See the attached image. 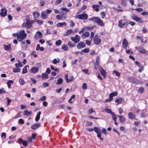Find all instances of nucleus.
Returning <instances> with one entry per match:
<instances>
[{"label": "nucleus", "instance_id": "f257e3e1", "mask_svg": "<svg viewBox=\"0 0 148 148\" xmlns=\"http://www.w3.org/2000/svg\"><path fill=\"white\" fill-rule=\"evenodd\" d=\"M88 131L89 132H92L93 130L97 134V136L101 140H103V139L101 137V130L99 128L97 127H94L93 128H88L87 129Z\"/></svg>", "mask_w": 148, "mask_h": 148}, {"label": "nucleus", "instance_id": "f03ea898", "mask_svg": "<svg viewBox=\"0 0 148 148\" xmlns=\"http://www.w3.org/2000/svg\"><path fill=\"white\" fill-rule=\"evenodd\" d=\"M89 21L95 22L97 23L99 25L101 26H103L104 24L101 19L97 17H93L89 19Z\"/></svg>", "mask_w": 148, "mask_h": 148}, {"label": "nucleus", "instance_id": "7ed1b4c3", "mask_svg": "<svg viewBox=\"0 0 148 148\" xmlns=\"http://www.w3.org/2000/svg\"><path fill=\"white\" fill-rule=\"evenodd\" d=\"M27 34L25 33L24 30H22L18 33V40L19 42L23 41L27 37Z\"/></svg>", "mask_w": 148, "mask_h": 148}, {"label": "nucleus", "instance_id": "20e7f679", "mask_svg": "<svg viewBox=\"0 0 148 148\" xmlns=\"http://www.w3.org/2000/svg\"><path fill=\"white\" fill-rule=\"evenodd\" d=\"M32 23L31 22L30 20L28 19L27 18H26V22L22 24L23 27H26L27 29L30 28L32 27Z\"/></svg>", "mask_w": 148, "mask_h": 148}, {"label": "nucleus", "instance_id": "39448f33", "mask_svg": "<svg viewBox=\"0 0 148 148\" xmlns=\"http://www.w3.org/2000/svg\"><path fill=\"white\" fill-rule=\"evenodd\" d=\"M75 18L79 19L86 20L88 18V15L84 13L77 15L75 16Z\"/></svg>", "mask_w": 148, "mask_h": 148}, {"label": "nucleus", "instance_id": "423d86ee", "mask_svg": "<svg viewBox=\"0 0 148 148\" xmlns=\"http://www.w3.org/2000/svg\"><path fill=\"white\" fill-rule=\"evenodd\" d=\"M131 18L134 21L138 22L139 23H143V21L141 18L138 17L136 15H133L131 16Z\"/></svg>", "mask_w": 148, "mask_h": 148}, {"label": "nucleus", "instance_id": "0eeeda50", "mask_svg": "<svg viewBox=\"0 0 148 148\" xmlns=\"http://www.w3.org/2000/svg\"><path fill=\"white\" fill-rule=\"evenodd\" d=\"M131 18L134 21L138 22L139 23H143V21L141 18L138 17L136 15H133L131 16Z\"/></svg>", "mask_w": 148, "mask_h": 148}, {"label": "nucleus", "instance_id": "6e6552de", "mask_svg": "<svg viewBox=\"0 0 148 148\" xmlns=\"http://www.w3.org/2000/svg\"><path fill=\"white\" fill-rule=\"evenodd\" d=\"M80 37L78 35H76L75 37H71V40L76 43H77L80 41Z\"/></svg>", "mask_w": 148, "mask_h": 148}, {"label": "nucleus", "instance_id": "1a4fd4ad", "mask_svg": "<svg viewBox=\"0 0 148 148\" xmlns=\"http://www.w3.org/2000/svg\"><path fill=\"white\" fill-rule=\"evenodd\" d=\"M85 46V44L84 42H81L77 44V47L78 49H81L84 47Z\"/></svg>", "mask_w": 148, "mask_h": 148}, {"label": "nucleus", "instance_id": "9d476101", "mask_svg": "<svg viewBox=\"0 0 148 148\" xmlns=\"http://www.w3.org/2000/svg\"><path fill=\"white\" fill-rule=\"evenodd\" d=\"M1 12L0 13V15L3 16H5L7 13V10L5 8H2L1 9Z\"/></svg>", "mask_w": 148, "mask_h": 148}, {"label": "nucleus", "instance_id": "9b49d317", "mask_svg": "<svg viewBox=\"0 0 148 148\" xmlns=\"http://www.w3.org/2000/svg\"><path fill=\"white\" fill-rule=\"evenodd\" d=\"M68 75L67 74H66L65 76V79L67 83H69L72 81L74 79L73 77V75L69 77L70 79H68Z\"/></svg>", "mask_w": 148, "mask_h": 148}, {"label": "nucleus", "instance_id": "f8f14e48", "mask_svg": "<svg viewBox=\"0 0 148 148\" xmlns=\"http://www.w3.org/2000/svg\"><path fill=\"white\" fill-rule=\"evenodd\" d=\"M11 46V45L10 44H8L7 45H3L4 49L8 51H10L12 50V49Z\"/></svg>", "mask_w": 148, "mask_h": 148}, {"label": "nucleus", "instance_id": "ddd939ff", "mask_svg": "<svg viewBox=\"0 0 148 148\" xmlns=\"http://www.w3.org/2000/svg\"><path fill=\"white\" fill-rule=\"evenodd\" d=\"M122 43L123 48L125 49H126L128 45V43L127 40L124 39L123 40Z\"/></svg>", "mask_w": 148, "mask_h": 148}, {"label": "nucleus", "instance_id": "4468645a", "mask_svg": "<svg viewBox=\"0 0 148 148\" xmlns=\"http://www.w3.org/2000/svg\"><path fill=\"white\" fill-rule=\"evenodd\" d=\"M39 70V67H33L31 69L30 72L31 73H34L37 72Z\"/></svg>", "mask_w": 148, "mask_h": 148}, {"label": "nucleus", "instance_id": "2eb2a0df", "mask_svg": "<svg viewBox=\"0 0 148 148\" xmlns=\"http://www.w3.org/2000/svg\"><path fill=\"white\" fill-rule=\"evenodd\" d=\"M48 14L45 11H43L42 12L41 18L42 19H46L47 18Z\"/></svg>", "mask_w": 148, "mask_h": 148}, {"label": "nucleus", "instance_id": "dca6fc26", "mask_svg": "<svg viewBox=\"0 0 148 148\" xmlns=\"http://www.w3.org/2000/svg\"><path fill=\"white\" fill-rule=\"evenodd\" d=\"M40 125V124L39 123H36L33 124L31 127V128L33 130H35L38 128Z\"/></svg>", "mask_w": 148, "mask_h": 148}, {"label": "nucleus", "instance_id": "f3484780", "mask_svg": "<svg viewBox=\"0 0 148 148\" xmlns=\"http://www.w3.org/2000/svg\"><path fill=\"white\" fill-rule=\"evenodd\" d=\"M94 41L95 44L96 45H98L101 42V40L99 38L96 37H94Z\"/></svg>", "mask_w": 148, "mask_h": 148}, {"label": "nucleus", "instance_id": "a211bd4d", "mask_svg": "<svg viewBox=\"0 0 148 148\" xmlns=\"http://www.w3.org/2000/svg\"><path fill=\"white\" fill-rule=\"evenodd\" d=\"M99 7L98 5H93L92 6V8L97 12L99 11Z\"/></svg>", "mask_w": 148, "mask_h": 148}, {"label": "nucleus", "instance_id": "6ab92c4d", "mask_svg": "<svg viewBox=\"0 0 148 148\" xmlns=\"http://www.w3.org/2000/svg\"><path fill=\"white\" fill-rule=\"evenodd\" d=\"M128 116L129 118L132 119H134L135 118L136 115L135 114H133L132 112H129L128 113Z\"/></svg>", "mask_w": 148, "mask_h": 148}, {"label": "nucleus", "instance_id": "aec40b11", "mask_svg": "<svg viewBox=\"0 0 148 148\" xmlns=\"http://www.w3.org/2000/svg\"><path fill=\"white\" fill-rule=\"evenodd\" d=\"M138 51L140 52L141 53H145V50L142 47L139 46L138 47Z\"/></svg>", "mask_w": 148, "mask_h": 148}, {"label": "nucleus", "instance_id": "412c9836", "mask_svg": "<svg viewBox=\"0 0 148 148\" xmlns=\"http://www.w3.org/2000/svg\"><path fill=\"white\" fill-rule=\"evenodd\" d=\"M119 120L120 122L124 123L125 121V118L122 116H119Z\"/></svg>", "mask_w": 148, "mask_h": 148}, {"label": "nucleus", "instance_id": "4be33fe9", "mask_svg": "<svg viewBox=\"0 0 148 148\" xmlns=\"http://www.w3.org/2000/svg\"><path fill=\"white\" fill-rule=\"evenodd\" d=\"M41 114L40 112H39L36 115V116L35 118V121L36 122H37L40 119V115Z\"/></svg>", "mask_w": 148, "mask_h": 148}, {"label": "nucleus", "instance_id": "5701e85b", "mask_svg": "<svg viewBox=\"0 0 148 148\" xmlns=\"http://www.w3.org/2000/svg\"><path fill=\"white\" fill-rule=\"evenodd\" d=\"M125 23H122V21L121 20L118 23V26L122 28L123 27V26H125Z\"/></svg>", "mask_w": 148, "mask_h": 148}, {"label": "nucleus", "instance_id": "b1692460", "mask_svg": "<svg viewBox=\"0 0 148 148\" xmlns=\"http://www.w3.org/2000/svg\"><path fill=\"white\" fill-rule=\"evenodd\" d=\"M29 67V66L28 65H26L25 66L23 69L22 73L23 74H24L25 73H27V67Z\"/></svg>", "mask_w": 148, "mask_h": 148}, {"label": "nucleus", "instance_id": "393cba45", "mask_svg": "<svg viewBox=\"0 0 148 148\" xmlns=\"http://www.w3.org/2000/svg\"><path fill=\"white\" fill-rule=\"evenodd\" d=\"M31 112L28 111L27 110H26L24 111V115L27 116L31 115Z\"/></svg>", "mask_w": 148, "mask_h": 148}, {"label": "nucleus", "instance_id": "a878e982", "mask_svg": "<svg viewBox=\"0 0 148 148\" xmlns=\"http://www.w3.org/2000/svg\"><path fill=\"white\" fill-rule=\"evenodd\" d=\"M72 30L71 29H68L67 31L64 36H67L69 35L71 33H72Z\"/></svg>", "mask_w": 148, "mask_h": 148}, {"label": "nucleus", "instance_id": "bb28decb", "mask_svg": "<svg viewBox=\"0 0 148 148\" xmlns=\"http://www.w3.org/2000/svg\"><path fill=\"white\" fill-rule=\"evenodd\" d=\"M67 45L70 48L75 47V45L74 44L72 43V42L70 41H69L68 42Z\"/></svg>", "mask_w": 148, "mask_h": 148}, {"label": "nucleus", "instance_id": "cd10ccee", "mask_svg": "<svg viewBox=\"0 0 148 148\" xmlns=\"http://www.w3.org/2000/svg\"><path fill=\"white\" fill-rule=\"evenodd\" d=\"M63 82V80L62 78H60L57 80V84L58 85H60Z\"/></svg>", "mask_w": 148, "mask_h": 148}, {"label": "nucleus", "instance_id": "c85d7f7f", "mask_svg": "<svg viewBox=\"0 0 148 148\" xmlns=\"http://www.w3.org/2000/svg\"><path fill=\"white\" fill-rule=\"evenodd\" d=\"M21 69L18 68V67H16L13 70V72L14 73H18L20 72L21 71Z\"/></svg>", "mask_w": 148, "mask_h": 148}, {"label": "nucleus", "instance_id": "c756f323", "mask_svg": "<svg viewBox=\"0 0 148 148\" xmlns=\"http://www.w3.org/2000/svg\"><path fill=\"white\" fill-rule=\"evenodd\" d=\"M64 25L65 26H66V23L64 22L62 23H58L57 24V25L58 27H62Z\"/></svg>", "mask_w": 148, "mask_h": 148}, {"label": "nucleus", "instance_id": "7c9ffc66", "mask_svg": "<svg viewBox=\"0 0 148 148\" xmlns=\"http://www.w3.org/2000/svg\"><path fill=\"white\" fill-rule=\"evenodd\" d=\"M49 77L48 75L45 73H43L42 74V79H46L48 78Z\"/></svg>", "mask_w": 148, "mask_h": 148}, {"label": "nucleus", "instance_id": "2f4dec72", "mask_svg": "<svg viewBox=\"0 0 148 148\" xmlns=\"http://www.w3.org/2000/svg\"><path fill=\"white\" fill-rule=\"evenodd\" d=\"M33 14L34 16V18H38L39 15V13L37 12H34Z\"/></svg>", "mask_w": 148, "mask_h": 148}, {"label": "nucleus", "instance_id": "473e14b6", "mask_svg": "<svg viewBox=\"0 0 148 148\" xmlns=\"http://www.w3.org/2000/svg\"><path fill=\"white\" fill-rule=\"evenodd\" d=\"M38 36L39 38H41L42 37V35L41 33L40 32L38 31L36 32V35H35L34 37H35V36Z\"/></svg>", "mask_w": 148, "mask_h": 148}, {"label": "nucleus", "instance_id": "72a5a7b5", "mask_svg": "<svg viewBox=\"0 0 148 148\" xmlns=\"http://www.w3.org/2000/svg\"><path fill=\"white\" fill-rule=\"evenodd\" d=\"M122 101V98L121 97L116 99L115 100V102H117L118 104L121 103Z\"/></svg>", "mask_w": 148, "mask_h": 148}, {"label": "nucleus", "instance_id": "f704fd0d", "mask_svg": "<svg viewBox=\"0 0 148 148\" xmlns=\"http://www.w3.org/2000/svg\"><path fill=\"white\" fill-rule=\"evenodd\" d=\"M34 21L37 23L41 25L43 24V21H42L39 20L38 19H35Z\"/></svg>", "mask_w": 148, "mask_h": 148}, {"label": "nucleus", "instance_id": "c9c22d12", "mask_svg": "<svg viewBox=\"0 0 148 148\" xmlns=\"http://www.w3.org/2000/svg\"><path fill=\"white\" fill-rule=\"evenodd\" d=\"M62 49L65 51H67L68 49V47L66 45H64L62 46Z\"/></svg>", "mask_w": 148, "mask_h": 148}, {"label": "nucleus", "instance_id": "e433bc0d", "mask_svg": "<svg viewBox=\"0 0 148 148\" xmlns=\"http://www.w3.org/2000/svg\"><path fill=\"white\" fill-rule=\"evenodd\" d=\"M95 27L94 26L91 27H85L86 30H92Z\"/></svg>", "mask_w": 148, "mask_h": 148}, {"label": "nucleus", "instance_id": "4c0bfd02", "mask_svg": "<svg viewBox=\"0 0 148 148\" xmlns=\"http://www.w3.org/2000/svg\"><path fill=\"white\" fill-rule=\"evenodd\" d=\"M100 72L101 74L103 76V77L104 78L105 77V76L106 75V72L103 69H102L100 71Z\"/></svg>", "mask_w": 148, "mask_h": 148}, {"label": "nucleus", "instance_id": "58836bf2", "mask_svg": "<svg viewBox=\"0 0 148 148\" xmlns=\"http://www.w3.org/2000/svg\"><path fill=\"white\" fill-rule=\"evenodd\" d=\"M111 114L112 116L113 119L114 121H116L117 119L116 114L113 112V113H112Z\"/></svg>", "mask_w": 148, "mask_h": 148}, {"label": "nucleus", "instance_id": "ea45409f", "mask_svg": "<svg viewBox=\"0 0 148 148\" xmlns=\"http://www.w3.org/2000/svg\"><path fill=\"white\" fill-rule=\"evenodd\" d=\"M118 92H114L112 93H111L109 95L110 96V97H113L114 96H116Z\"/></svg>", "mask_w": 148, "mask_h": 148}, {"label": "nucleus", "instance_id": "a19ab883", "mask_svg": "<svg viewBox=\"0 0 148 148\" xmlns=\"http://www.w3.org/2000/svg\"><path fill=\"white\" fill-rule=\"evenodd\" d=\"M60 10L62 11H64L67 12H68L69 11V9L64 7H62L61 8Z\"/></svg>", "mask_w": 148, "mask_h": 148}, {"label": "nucleus", "instance_id": "79ce46f5", "mask_svg": "<svg viewBox=\"0 0 148 148\" xmlns=\"http://www.w3.org/2000/svg\"><path fill=\"white\" fill-rule=\"evenodd\" d=\"M101 132L103 134L105 135H106L107 134V131L104 128H103L102 129V130H101Z\"/></svg>", "mask_w": 148, "mask_h": 148}, {"label": "nucleus", "instance_id": "37998d69", "mask_svg": "<svg viewBox=\"0 0 148 148\" xmlns=\"http://www.w3.org/2000/svg\"><path fill=\"white\" fill-rule=\"evenodd\" d=\"M144 91V88H140L138 90V92L140 93H143Z\"/></svg>", "mask_w": 148, "mask_h": 148}, {"label": "nucleus", "instance_id": "c03bdc74", "mask_svg": "<svg viewBox=\"0 0 148 148\" xmlns=\"http://www.w3.org/2000/svg\"><path fill=\"white\" fill-rule=\"evenodd\" d=\"M83 35L85 37H87L89 36L90 33L88 32H86L83 34Z\"/></svg>", "mask_w": 148, "mask_h": 148}, {"label": "nucleus", "instance_id": "a18cd8bd", "mask_svg": "<svg viewBox=\"0 0 148 148\" xmlns=\"http://www.w3.org/2000/svg\"><path fill=\"white\" fill-rule=\"evenodd\" d=\"M113 99V97H110L109 95V98L108 99L105 101V102H110Z\"/></svg>", "mask_w": 148, "mask_h": 148}, {"label": "nucleus", "instance_id": "49530a36", "mask_svg": "<svg viewBox=\"0 0 148 148\" xmlns=\"http://www.w3.org/2000/svg\"><path fill=\"white\" fill-rule=\"evenodd\" d=\"M19 82L20 84L23 85L25 83V81L23 79H19Z\"/></svg>", "mask_w": 148, "mask_h": 148}, {"label": "nucleus", "instance_id": "de8ad7c7", "mask_svg": "<svg viewBox=\"0 0 148 148\" xmlns=\"http://www.w3.org/2000/svg\"><path fill=\"white\" fill-rule=\"evenodd\" d=\"M121 4L124 6L126 5L127 3L125 0H121Z\"/></svg>", "mask_w": 148, "mask_h": 148}, {"label": "nucleus", "instance_id": "09e8293b", "mask_svg": "<svg viewBox=\"0 0 148 148\" xmlns=\"http://www.w3.org/2000/svg\"><path fill=\"white\" fill-rule=\"evenodd\" d=\"M90 51V49L88 48H86L82 50V51L85 53H87Z\"/></svg>", "mask_w": 148, "mask_h": 148}, {"label": "nucleus", "instance_id": "8fccbe9b", "mask_svg": "<svg viewBox=\"0 0 148 148\" xmlns=\"http://www.w3.org/2000/svg\"><path fill=\"white\" fill-rule=\"evenodd\" d=\"M116 75L117 77H120V73H119L117 71H113Z\"/></svg>", "mask_w": 148, "mask_h": 148}, {"label": "nucleus", "instance_id": "3c124183", "mask_svg": "<svg viewBox=\"0 0 148 148\" xmlns=\"http://www.w3.org/2000/svg\"><path fill=\"white\" fill-rule=\"evenodd\" d=\"M15 65L16 67H22L23 66V64L21 63H16Z\"/></svg>", "mask_w": 148, "mask_h": 148}, {"label": "nucleus", "instance_id": "603ef678", "mask_svg": "<svg viewBox=\"0 0 148 148\" xmlns=\"http://www.w3.org/2000/svg\"><path fill=\"white\" fill-rule=\"evenodd\" d=\"M62 41L61 40H58L56 42V44L57 45L59 46L61 44Z\"/></svg>", "mask_w": 148, "mask_h": 148}, {"label": "nucleus", "instance_id": "864d4df0", "mask_svg": "<svg viewBox=\"0 0 148 148\" xmlns=\"http://www.w3.org/2000/svg\"><path fill=\"white\" fill-rule=\"evenodd\" d=\"M127 79L128 80L130 81L134 82L133 80H134V79H135V78L132 77H128Z\"/></svg>", "mask_w": 148, "mask_h": 148}, {"label": "nucleus", "instance_id": "5fc2aeb1", "mask_svg": "<svg viewBox=\"0 0 148 148\" xmlns=\"http://www.w3.org/2000/svg\"><path fill=\"white\" fill-rule=\"evenodd\" d=\"M99 58L97 57L96 59V65L98 66L99 65Z\"/></svg>", "mask_w": 148, "mask_h": 148}, {"label": "nucleus", "instance_id": "6e6d98bb", "mask_svg": "<svg viewBox=\"0 0 148 148\" xmlns=\"http://www.w3.org/2000/svg\"><path fill=\"white\" fill-rule=\"evenodd\" d=\"M105 111L108 113H110L111 114H112V113H113V112L111 111V109H109L108 108L105 109Z\"/></svg>", "mask_w": 148, "mask_h": 148}, {"label": "nucleus", "instance_id": "4d7b16f0", "mask_svg": "<svg viewBox=\"0 0 148 148\" xmlns=\"http://www.w3.org/2000/svg\"><path fill=\"white\" fill-rule=\"evenodd\" d=\"M92 124V123L90 121H87L86 123V125L87 126H91Z\"/></svg>", "mask_w": 148, "mask_h": 148}, {"label": "nucleus", "instance_id": "13d9d810", "mask_svg": "<svg viewBox=\"0 0 148 148\" xmlns=\"http://www.w3.org/2000/svg\"><path fill=\"white\" fill-rule=\"evenodd\" d=\"M101 17L102 18H104L106 16V14L104 12H101Z\"/></svg>", "mask_w": 148, "mask_h": 148}, {"label": "nucleus", "instance_id": "bf43d9fd", "mask_svg": "<svg viewBox=\"0 0 148 148\" xmlns=\"http://www.w3.org/2000/svg\"><path fill=\"white\" fill-rule=\"evenodd\" d=\"M30 79L33 82L34 84H36L37 81L35 79H34L32 77H31Z\"/></svg>", "mask_w": 148, "mask_h": 148}, {"label": "nucleus", "instance_id": "052dcab7", "mask_svg": "<svg viewBox=\"0 0 148 148\" xmlns=\"http://www.w3.org/2000/svg\"><path fill=\"white\" fill-rule=\"evenodd\" d=\"M82 88L83 89L86 90L87 89V86L85 83H84L83 84L82 86Z\"/></svg>", "mask_w": 148, "mask_h": 148}, {"label": "nucleus", "instance_id": "680f3d73", "mask_svg": "<svg viewBox=\"0 0 148 148\" xmlns=\"http://www.w3.org/2000/svg\"><path fill=\"white\" fill-rule=\"evenodd\" d=\"M61 14L64 17V18H66V13H65L63 12H62L61 13Z\"/></svg>", "mask_w": 148, "mask_h": 148}, {"label": "nucleus", "instance_id": "e2e57ef3", "mask_svg": "<svg viewBox=\"0 0 148 148\" xmlns=\"http://www.w3.org/2000/svg\"><path fill=\"white\" fill-rule=\"evenodd\" d=\"M46 97L45 96H42L39 99V100L44 101L46 100Z\"/></svg>", "mask_w": 148, "mask_h": 148}, {"label": "nucleus", "instance_id": "0e129e2a", "mask_svg": "<svg viewBox=\"0 0 148 148\" xmlns=\"http://www.w3.org/2000/svg\"><path fill=\"white\" fill-rule=\"evenodd\" d=\"M19 123L21 124H23L24 123V121L22 119H20L18 120Z\"/></svg>", "mask_w": 148, "mask_h": 148}, {"label": "nucleus", "instance_id": "69168bd1", "mask_svg": "<svg viewBox=\"0 0 148 148\" xmlns=\"http://www.w3.org/2000/svg\"><path fill=\"white\" fill-rule=\"evenodd\" d=\"M86 30L85 28V27H83L82 28V30L79 32V33L81 34L83 32Z\"/></svg>", "mask_w": 148, "mask_h": 148}, {"label": "nucleus", "instance_id": "338daca9", "mask_svg": "<svg viewBox=\"0 0 148 148\" xmlns=\"http://www.w3.org/2000/svg\"><path fill=\"white\" fill-rule=\"evenodd\" d=\"M40 3L41 6H43L45 3V1L44 0H41Z\"/></svg>", "mask_w": 148, "mask_h": 148}, {"label": "nucleus", "instance_id": "774afa93", "mask_svg": "<svg viewBox=\"0 0 148 148\" xmlns=\"http://www.w3.org/2000/svg\"><path fill=\"white\" fill-rule=\"evenodd\" d=\"M23 145L25 147H26L27 146V142L25 140H23Z\"/></svg>", "mask_w": 148, "mask_h": 148}]
</instances>
